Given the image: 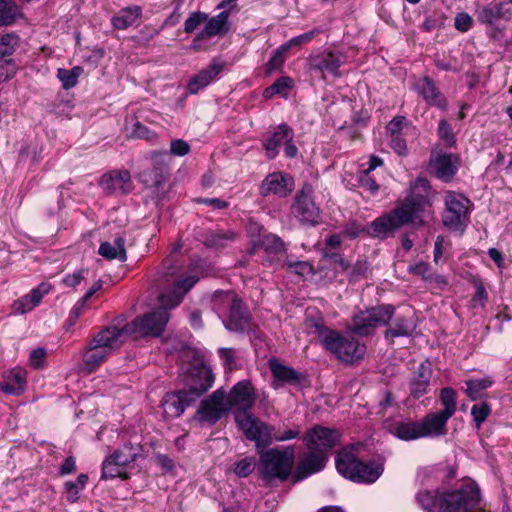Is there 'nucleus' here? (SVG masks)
I'll return each instance as SVG.
<instances>
[{
	"label": "nucleus",
	"instance_id": "nucleus-57",
	"mask_svg": "<svg viewBox=\"0 0 512 512\" xmlns=\"http://www.w3.org/2000/svg\"><path fill=\"white\" fill-rule=\"evenodd\" d=\"M207 19V14L203 12H193L189 15V17L185 20L184 23V31L186 33H192L199 25L205 22Z\"/></svg>",
	"mask_w": 512,
	"mask_h": 512
},
{
	"label": "nucleus",
	"instance_id": "nucleus-39",
	"mask_svg": "<svg viewBox=\"0 0 512 512\" xmlns=\"http://www.w3.org/2000/svg\"><path fill=\"white\" fill-rule=\"evenodd\" d=\"M436 175L440 179L449 180L457 172L452 154H440L432 162Z\"/></svg>",
	"mask_w": 512,
	"mask_h": 512
},
{
	"label": "nucleus",
	"instance_id": "nucleus-16",
	"mask_svg": "<svg viewBox=\"0 0 512 512\" xmlns=\"http://www.w3.org/2000/svg\"><path fill=\"white\" fill-rule=\"evenodd\" d=\"M227 402L230 408L237 407L238 411L235 413V422L238 425L237 417L240 414L253 415L249 412L255 403L254 388L249 380L239 381L233 386L229 395H226Z\"/></svg>",
	"mask_w": 512,
	"mask_h": 512
},
{
	"label": "nucleus",
	"instance_id": "nucleus-40",
	"mask_svg": "<svg viewBox=\"0 0 512 512\" xmlns=\"http://www.w3.org/2000/svg\"><path fill=\"white\" fill-rule=\"evenodd\" d=\"M19 37L14 33H7L0 38V69L3 64L14 65L10 57L19 46Z\"/></svg>",
	"mask_w": 512,
	"mask_h": 512
},
{
	"label": "nucleus",
	"instance_id": "nucleus-51",
	"mask_svg": "<svg viewBox=\"0 0 512 512\" xmlns=\"http://www.w3.org/2000/svg\"><path fill=\"white\" fill-rule=\"evenodd\" d=\"M320 32L321 30L319 28H314L306 33L295 36L282 45V50H289L291 47L307 44L320 34Z\"/></svg>",
	"mask_w": 512,
	"mask_h": 512
},
{
	"label": "nucleus",
	"instance_id": "nucleus-21",
	"mask_svg": "<svg viewBox=\"0 0 512 512\" xmlns=\"http://www.w3.org/2000/svg\"><path fill=\"white\" fill-rule=\"evenodd\" d=\"M475 15L480 24L494 26L500 20L509 21L512 18V10L505 7V3L492 2L484 6L477 5Z\"/></svg>",
	"mask_w": 512,
	"mask_h": 512
},
{
	"label": "nucleus",
	"instance_id": "nucleus-28",
	"mask_svg": "<svg viewBox=\"0 0 512 512\" xmlns=\"http://www.w3.org/2000/svg\"><path fill=\"white\" fill-rule=\"evenodd\" d=\"M226 329L233 332H246L250 329V317L238 299L222 319Z\"/></svg>",
	"mask_w": 512,
	"mask_h": 512
},
{
	"label": "nucleus",
	"instance_id": "nucleus-8",
	"mask_svg": "<svg viewBox=\"0 0 512 512\" xmlns=\"http://www.w3.org/2000/svg\"><path fill=\"white\" fill-rule=\"evenodd\" d=\"M135 318L130 323H126L119 330L123 336L139 334L141 336L159 337L165 330L169 321V306L163 305Z\"/></svg>",
	"mask_w": 512,
	"mask_h": 512
},
{
	"label": "nucleus",
	"instance_id": "nucleus-52",
	"mask_svg": "<svg viewBox=\"0 0 512 512\" xmlns=\"http://www.w3.org/2000/svg\"><path fill=\"white\" fill-rule=\"evenodd\" d=\"M490 413L491 407L487 402H481L479 404H474L472 406L471 415L477 428H480V426L482 425L483 422H485Z\"/></svg>",
	"mask_w": 512,
	"mask_h": 512
},
{
	"label": "nucleus",
	"instance_id": "nucleus-5",
	"mask_svg": "<svg viewBox=\"0 0 512 512\" xmlns=\"http://www.w3.org/2000/svg\"><path fill=\"white\" fill-rule=\"evenodd\" d=\"M336 469L343 477L358 483H373L383 473V465L377 461H362L351 449H343L335 458Z\"/></svg>",
	"mask_w": 512,
	"mask_h": 512
},
{
	"label": "nucleus",
	"instance_id": "nucleus-53",
	"mask_svg": "<svg viewBox=\"0 0 512 512\" xmlns=\"http://www.w3.org/2000/svg\"><path fill=\"white\" fill-rule=\"evenodd\" d=\"M437 134L447 147H452L456 142L451 125L445 119L439 121Z\"/></svg>",
	"mask_w": 512,
	"mask_h": 512
},
{
	"label": "nucleus",
	"instance_id": "nucleus-10",
	"mask_svg": "<svg viewBox=\"0 0 512 512\" xmlns=\"http://www.w3.org/2000/svg\"><path fill=\"white\" fill-rule=\"evenodd\" d=\"M325 349L332 353L338 360L345 363H354L363 358L366 346L349 334L338 331L326 339Z\"/></svg>",
	"mask_w": 512,
	"mask_h": 512
},
{
	"label": "nucleus",
	"instance_id": "nucleus-42",
	"mask_svg": "<svg viewBox=\"0 0 512 512\" xmlns=\"http://www.w3.org/2000/svg\"><path fill=\"white\" fill-rule=\"evenodd\" d=\"M466 384V395L472 401H476L482 397L481 391L489 388L493 384L491 377H485L482 379H471L465 382Z\"/></svg>",
	"mask_w": 512,
	"mask_h": 512
},
{
	"label": "nucleus",
	"instance_id": "nucleus-26",
	"mask_svg": "<svg viewBox=\"0 0 512 512\" xmlns=\"http://www.w3.org/2000/svg\"><path fill=\"white\" fill-rule=\"evenodd\" d=\"M431 377V364L429 362L421 363L414 371L409 382L410 395L414 399H419L425 394H427L430 386Z\"/></svg>",
	"mask_w": 512,
	"mask_h": 512
},
{
	"label": "nucleus",
	"instance_id": "nucleus-12",
	"mask_svg": "<svg viewBox=\"0 0 512 512\" xmlns=\"http://www.w3.org/2000/svg\"><path fill=\"white\" fill-rule=\"evenodd\" d=\"M346 57L343 53L331 50H322L311 54L307 59V69L310 73L320 74L325 80L326 75L338 78L341 76L340 67L345 63Z\"/></svg>",
	"mask_w": 512,
	"mask_h": 512
},
{
	"label": "nucleus",
	"instance_id": "nucleus-35",
	"mask_svg": "<svg viewBox=\"0 0 512 512\" xmlns=\"http://www.w3.org/2000/svg\"><path fill=\"white\" fill-rule=\"evenodd\" d=\"M142 16V8L138 5L129 6L121 9L112 17V25L115 29L124 30L134 25Z\"/></svg>",
	"mask_w": 512,
	"mask_h": 512
},
{
	"label": "nucleus",
	"instance_id": "nucleus-23",
	"mask_svg": "<svg viewBox=\"0 0 512 512\" xmlns=\"http://www.w3.org/2000/svg\"><path fill=\"white\" fill-rule=\"evenodd\" d=\"M102 188L111 194H128L132 191L133 185L128 170L112 171L104 174L100 182Z\"/></svg>",
	"mask_w": 512,
	"mask_h": 512
},
{
	"label": "nucleus",
	"instance_id": "nucleus-6",
	"mask_svg": "<svg viewBox=\"0 0 512 512\" xmlns=\"http://www.w3.org/2000/svg\"><path fill=\"white\" fill-rule=\"evenodd\" d=\"M238 427L243 431L245 437L255 442V448H266L273 441L284 442L296 439L300 435L299 428L289 429L284 433L274 432V427L263 422L254 415L240 414L237 417Z\"/></svg>",
	"mask_w": 512,
	"mask_h": 512
},
{
	"label": "nucleus",
	"instance_id": "nucleus-20",
	"mask_svg": "<svg viewBox=\"0 0 512 512\" xmlns=\"http://www.w3.org/2000/svg\"><path fill=\"white\" fill-rule=\"evenodd\" d=\"M259 190L262 196L273 194L279 197H286L293 190V180L287 174L274 172L265 177Z\"/></svg>",
	"mask_w": 512,
	"mask_h": 512
},
{
	"label": "nucleus",
	"instance_id": "nucleus-33",
	"mask_svg": "<svg viewBox=\"0 0 512 512\" xmlns=\"http://www.w3.org/2000/svg\"><path fill=\"white\" fill-rule=\"evenodd\" d=\"M389 432L403 441L416 440L423 437L420 421H397L388 427Z\"/></svg>",
	"mask_w": 512,
	"mask_h": 512
},
{
	"label": "nucleus",
	"instance_id": "nucleus-1",
	"mask_svg": "<svg viewBox=\"0 0 512 512\" xmlns=\"http://www.w3.org/2000/svg\"><path fill=\"white\" fill-rule=\"evenodd\" d=\"M431 186L427 179L417 178L411 192L390 212L384 213L370 223V235L384 240L392 237L401 227L412 225L420 228L434 220L430 201Z\"/></svg>",
	"mask_w": 512,
	"mask_h": 512
},
{
	"label": "nucleus",
	"instance_id": "nucleus-18",
	"mask_svg": "<svg viewBox=\"0 0 512 512\" xmlns=\"http://www.w3.org/2000/svg\"><path fill=\"white\" fill-rule=\"evenodd\" d=\"M308 450L309 451L303 455L296 467L293 475L294 482L301 481L321 471L328 461V454L316 451L315 449Z\"/></svg>",
	"mask_w": 512,
	"mask_h": 512
},
{
	"label": "nucleus",
	"instance_id": "nucleus-22",
	"mask_svg": "<svg viewBox=\"0 0 512 512\" xmlns=\"http://www.w3.org/2000/svg\"><path fill=\"white\" fill-rule=\"evenodd\" d=\"M414 89L429 106H435L442 111L447 109V99L430 77L424 76L420 78L414 84Z\"/></svg>",
	"mask_w": 512,
	"mask_h": 512
},
{
	"label": "nucleus",
	"instance_id": "nucleus-45",
	"mask_svg": "<svg viewBox=\"0 0 512 512\" xmlns=\"http://www.w3.org/2000/svg\"><path fill=\"white\" fill-rule=\"evenodd\" d=\"M439 398L443 406L440 412L451 418L457 410L456 391L451 387H445L441 389Z\"/></svg>",
	"mask_w": 512,
	"mask_h": 512
},
{
	"label": "nucleus",
	"instance_id": "nucleus-25",
	"mask_svg": "<svg viewBox=\"0 0 512 512\" xmlns=\"http://www.w3.org/2000/svg\"><path fill=\"white\" fill-rule=\"evenodd\" d=\"M50 289L51 285L49 283H40L36 288L32 289L29 294L14 301L12 312L17 315H22L32 311L40 304L42 298L49 293Z\"/></svg>",
	"mask_w": 512,
	"mask_h": 512
},
{
	"label": "nucleus",
	"instance_id": "nucleus-37",
	"mask_svg": "<svg viewBox=\"0 0 512 512\" xmlns=\"http://www.w3.org/2000/svg\"><path fill=\"white\" fill-rule=\"evenodd\" d=\"M305 328L308 333L315 334L319 339L322 345L326 346V339L332 337L335 330L329 329L323 320L322 317H313L307 315L304 321Z\"/></svg>",
	"mask_w": 512,
	"mask_h": 512
},
{
	"label": "nucleus",
	"instance_id": "nucleus-36",
	"mask_svg": "<svg viewBox=\"0 0 512 512\" xmlns=\"http://www.w3.org/2000/svg\"><path fill=\"white\" fill-rule=\"evenodd\" d=\"M239 298L229 291H216L211 299L213 311L223 319Z\"/></svg>",
	"mask_w": 512,
	"mask_h": 512
},
{
	"label": "nucleus",
	"instance_id": "nucleus-14",
	"mask_svg": "<svg viewBox=\"0 0 512 512\" xmlns=\"http://www.w3.org/2000/svg\"><path fill=\"white\" fill-rule=\"evenodd\" d=\"M230 409L226 399V392L220 388L214 391L208 398L201 401L197 410V417L201 422L215 424Z\"/></svg>",
	"mask_w": 512,
	"mask_h": 512
},
{
	"label": "nucleus",
	"instance_id": "nucleus-38",
	"mask_svg": "<svg viewBox=\"0 0 512 512\" xmlns=\"http://www.w3.org/2000/svg\"><path fill=\"white\" fill-rule=\"evenodd\" d=\"M98 252L109 260L118 259L124 262L127 258L125 240L122 237L116 238L113 243L108 241L101 243Z\"/></svg>",
	"mask_w": 512,
	"mask_h": 512
},
{
	"label": "nucleus",
	"instance_id": "nucleus-27",
	"mask_svg": "<svg viewBox=\"0 0 512 512\" xmlns=\"http://www.w3.org/2000/svg\"><path fill=\"white\" fill-rule=\"evenodd\" d=\"M197 281L198 277L196 276H189L176 281L171 290L163 292L160 295L159 301L163 305L169 306V308H175L181 303L185 293H187Z\"/></svg>",
	"mask_w": 512,
	"mask_h": 512
},
{
	"label": "nucleus",
	"instance_id": "nucleus-59",
	"mask_svg": "<svg viewBox=\"0 0 512 512\" xmlns=\"http://www.w3.org/2000/svg\"><path fill=\"white\" fill-rule=\"evenodd\" d=\"M88 274V270L86 269H80L78 271H75L72 274H67L62 279V282L67 287H76L78 286L83 279H85V276Z\"/></svg>",
	"mask_w": 512,
	"mask_h": 512
},
{
	"label": "nucleus",
	"instance_id": "nucleus-34",
	"mask_svg": "<svg viewBox=\"0 0 512 512\" xmlns=\"http://www.w3.org/2000/svg\"><path fill=\"white\" fill-rule=\"evenodd\" d=\"M203 244L210 249L225 248L229 243L237 239V234L232 230H208L203 236Z\"/></svg>",
	"mask_w": 512,
	"mask_h": 512
},
{
	"label": "nucleus",
	"instance_id": "nucleus-32",
	"mask_svg": "<svg viewBox=\"0 0 512 512\" xmlns=\"http://www.w3.org/2000/svg\"><path fill=\"white\" fill-rule=\"evenodd\" d=\"M228 23V12L222 11L218 15L210 18L206 24L204 29L195 37L193 40L192 47L194 49H199L200 46L198 42L202 39L214 37L216 35L223 34L228 31L227 27Z\"/></svg>",
	"mask_w": 512,
	"mask_h": 512
},
{
	"label": "nucleus",
	"instance_id": "nucleus-19",
	"mask_svg": "<svg viewBox=\"0 0 512 512\" xmlns=\"http://www.w3.org/2000/svg\"><path fill=\"white\" fill-rule=\"evenodd\" d=\"M385 326H387V329L384 333V337L391 342H393L395 338L410 337L416 330V322L410 311L396 315L394 313L389 323Z\"/></svg>",
	"mask_w": 512,
	"mask_h": 512
},
{
	"label": "nucleus",
	"instance_id": "nucleus-63",
	"mask_svg": "<svg viewBox=\"0 0 512 512\" xmlns=\"http://www.w3.org/2000/svg\"><path fill=\"white\" fill-rule=\"evenodd\" d=\"M405 124L406 118L404 116H396L388 123L387 130L390 132L391 136L401 135L400 131Z\"/></svg>",
	"mask_w": 512,
	"mask_h": 512
},
{
	"label": "nucleus",
	"instance_id": "nucleus-61",
	"mask_svg": "<svg viewBox=\"0 0 512 512\" xmlns=\"http://www.w3.org/2000/svg\"><path fill=\"white\" fill-rule=\"evenodd\" d=\"M88 300H84V297H81L73 306V308L70 311L69 317H68V324L69 326H73L77 319L82 315L84 307L86 305Z\"/></svg>",
	"mask_w": 512,
	"mask_h": 512
},
{
	"label": "nucleus",
	"instance_id": "nucleus-30",
	"mask_svg": "<svg viewBox=\"0 0 512 512\" xmlns=\"http://www.w3.org/2000/svg\"><path fill=\"white\" fill-rule=\"evenodd\" d=\"M449 419L450 417L440 411L428 413L420 420L423 437H440L446 435L447 422Z\"/></svg>",
	"mask_w": 512,
	"mask_h": 512
},
{
	"label": "nucleus",
	"instance_id": "nucleus-29",
	"mask_svg": "<svg viewBox=\"0 0 512 512\" xmlns=\"http://www.w3.org/2000/svg\"><path fill=\"white\" fill-rule=\"evenodd\" d=\"M224 65L214 59L204 69H202L197 75L190 79L188 83V91L190 94H196L201 89L208 86L216 77L222 72Z\"/></svg>",
	"mask_w": 512,
	"mask_h": 512
},
{
	"label": "nucleus",
	"instance_id": "nucleus-41",
	"mask_svg": "<svg viewBox=\"0 0 512 512\" xmlns=\"http://www.w3.org/2000/svg\"><path fill=\"white\" fill-rule=\"evenodd\" d=\"M141 451L142 448L140 445L128 443L115 450L112 456L113 459L118 461V464H121L126 468L129 464L136 461V459L141 455Z\"/></svg>",
	"mask_w": 512,
	"mask_h": 512
},
{
	"label": "nucleus",
	"instance_id": "nucleus-4",
	"mask_svg": "<svg viewBox=\"0 0 512 512\" xmlns=\"http://www.w3.org/2000/svg\"><path fill=\"white\" fill-rule=\"evenodd\" d=\"M258 473L266 485H272L275 481H286L295 464V450L293 446L283 448H259Z\"/></svg>",
	"mask_w": 512,
	"mask_h": 512
},
{
	"label": "nucleus",
	"instance_id": "nucleus-7",
	"mask_svg": "<svg viewBox=\"0 0 512 512\" xmlns=\"http://www.w3.org/2000/svg\"><path fill=\"white\" fill-rule=\"evenodd\" d=\"M123 335L116 325H111L101 330L89 343V347L83 354L84 369L88 372L95 371L111 353L119 347Z\"/></svg>",
	"mask_w": 512,
	"mask_h": 512
},
{
	"label": "nucleus",
	"instance_id": "nucleus-24",
	"mask_svg": "<svg viewBox=\"0 0 512 512\" xmlns=\"http://www.w3.org/2000/svg\"><path fill=\"white\" fill-rule=\"evenodd\" d=\"M268 364L274 378L272 381L274 389H279L284 384H300L302 375L294 368L282 364L277 358L269 359Z\"/></svg>",
	"mask_w": 512,
	"mask_h": 512
},
{
	"label": "nucleus",
	"instance_id": "nucleus-3",
	"mask_svg": "<svg viewBox=\"0 0 512 512\" xmlns=\"http://www.w3.org/2000/svg\"><path fill=\"white\" fill-rule=\"evenodd\" d=\"M416 501L427 512H473L480 504V489L468 482L454 490H421Z\"/></svg>",
	"mask_w": 512,
	"mask_h": 512
},
{
	"label": "nucleus",
	"instance_id": "nucleus-13",
	"mask_svg": "<svg viewBox=\"0 0 512 512\" xmlns=\"http://www.w3.org/2000/svg\"><path fill=\"white\" fill-rule=\"evenodd\" d=\"M312 194V186L305 184L292 205L293 215L303 225L316 226L320 223V209L316 206Z\"/></svg>",
	"mask_w": 512,
	"mask_h": 512
},
{
	"label": "nucleus",
	"instance_id": "nucleus-60",
	"mask_svg": "<svg viewBox=\"0 0 512 512\" xmlns=\"http://www.w3.org/2000/svg\"><path fill=\"white\" fill-rule=\"evenodd\" d=\"M190 152V145L182 140L176 139L171 142L170 153L175 156H185Z\"/></svg>",
	"mask_w": 512,
	"mask_h": 512
},
{
	"label": "nucleus",
	"instance_id": "nucleus-58",
	"mask_svg": "<svg viewBox=\"0 0 512 512\" xmlns=\"http://www.w3.org/2000/svg\"><path fill=\"white\" fill-rule=\"evenodd\" d=\"M287 51L288 50H282V45L275 51L266 65L267 73H272L282 67L285 61L284 54Z\"/></svg>",
	"mask_w": 512,
	"mask_h": 512
},
{
	"label": "nucleus",
	"instance_id": "nucleus-43",
	"mask_svg": "<svg viewBox=\"0 0 512 512\" xmlns=\"http://www.w3.org/2000/svg\"><path fill=\"white\" fill-rule=\"evenodd\" d=\"M83 73L81 66H74L71 69L59 68L57 77L62 83V87L66 90L73 88L78 83V78Z\"/></svg>",
	"mask_w": 512,
	"mask_h": 512
},
{
	"label": "nucleus",
	"instance_id": "nucleus-31",
	"mask_svg": "<svg viewBox=\"0 0 512 512\" xmlns=\"http://www.w3.org/2000/svg\"><path fill=\"white\" fill-rule=\"evenodd\" d=\"M294 138V131L287 124H280L272 135L264 140L263 147L267 153L268 158L273 159L279 153V148L285 142H289Z\"/></svg>",
	"mask_w": 512,
	"mask_h": 512
},
{
	"label": "nucleus",
	"instance_id": "nucleus-11",
	"mask_svg": "<svg viewBox=\"0 0 512 512\" xmlns=\"http://www.w3.org/2000/svg\"><path fill=\"white\" fill-rule=\"evenodd\" d=\"M470 200L462 194L448 192L445 196L443 225L452 231L462 232L469 221Z\"/></svg>",
	"mask_w": 512,
	"mask_h": 512
},
{
	"label": "nucleus",
	"instance_id": "nucleus-50",
	"mask_svg": "<svg viewBox=\"0 0 512 512\" xmlns=\"http://www.w3.org/2000/svg\"><path fill=\"white\" fill-rule=\"evenodd\" d=\"M128 131L132 138L144 139L150 142L157 138V134L154 131L150 130L139 121H135L131 127L128 128Z\"/></svg>",
	"mask_w": 512,
	"mask_h": 512
},
{
	"label": "nucleus",
	"instance_id": "nucleus-62",
	"mask_svg": "<svg viewBox=\"0 0 512 512\" xmlns=\"http://www.w3.org/2000/svg\"><path fill=\"white\" fill-rule=\"evenodd\" d=\"M391 148L400 156L407 155L408 149L405 139L401 135L391 136Z\"/></svg>",
	"mask_w": 512,
	"mask_h": 512
},
{
	"label": "nucleus",
	"instance_id": "nucleus-64",
	"mask_svg": "<svg viewBox=\"0 0 512 512\" xmlns=\"http://www.w3.org/2000/svg\"><path fill=\"white\" fill-rule=\"evenodd\" d=\"M155 461L165 472H172L175 469L174 460L166 454H156Z\"/></svg>",
	"mask_w": 512,
	"mask_h": 512
},
{
	"label": "nucleus",
	"instance_id": "nucleus-9",
	"mask_svg": "<svg viewBox=\"0 0 512 512\" xmlns=\"http://www.w3.org/2000/svg\"><path fill=\"white\" fill-rule=\"evenodd\" d=\"M394 314V306L391 304L371 307L360 311L352 318L350 330L360 336L373 334L375 329L389 323Z\"/></svg>",
	"mask_w": 512,
	"mask_h": 512
},
{
	"label": "nucleus",
	"instance_id": "nucleus-46",
	"mask_svg": "<svg viewBox=\"0 0 512 512\" xmlns=\"http://www.w3.org/2000/svg\"><path fill=\"white\" fill-rule=\"evenodd\" d=\"M124 474L125 468L121 464H118L116 459H113L112 454L102 463L101 479L123 477Z\"/></svg>",
	"mask_w": 512,
	"mask_h": 512
},
{
	"label": "nucleus",
	"instance_id": "nucleus-2",
	"mask_svg": "<svg viewBox=\"0 0 512 512\" xmlns=\"http://www.w3.org/2000/svg\"><path fill=\"white\" fill-rule=\"evenodd\" d=\"M181 376L186 388L166 393L161 401L163 412L168 418L180 417L185 409L192 406L213 384L210 369L197 363L181 368Z\"/></svg>",
	"mask_w": 512,
	"mask_h": 512
},
{
	"label": "nucleus",
	"instance_id": "nucleus-47",
	"mask_svg": "<svg viewBox=\"0 0 512 512\" xmlns=\"http://www.w3.org/2000/svg\"><path fill=\"white\" fill-rule=\"evenodd\" d=\"M258 468L256 458L254 456H246L234 464L233 472L239 478H246Z\"/></svg>",
	"mask_w": 512,
	"mask_h": 512
},
{
	"label": "nucleus",
	"instance_id": "nucleus-49",
	"mask_svg": "<svg viewBox=\"0 0 512 512\" xmlns=\"http://www.w3.org/2000/svg\"><path fill=\"white\" fill-rule=\"evenodd\" d=\"M260 246L270 253H281L286 250L285 243L275 234L264 235L260 240Z\"/></svg>",
	"mask_w": 512,
	"mask_h": 512
},
{
	"label": "nucleus",
	"instance_id": "nucleus-54",
	"mask_svg": "<svg viewBox=\"0 0 512 512\" xmlns=\"http://www.w3.org/2000/svg\"><path fill=\"white\" fill-rule=\"evenodd\" d=\"M284 266L288 271L299 276H305L313 273V266L307 261H290L284 262Z\"/></svg>",
	"mask_w": 512,
	"mask_h": 512
},
{
	"label": "nucleus",
	"instance_id": "nucleus-15",
	"mask_svg": "<svg viewBox=\"0 0 512 512\" xmlns=\"http://www.w3.org/2000/svg\"><path fill=\"white\" fill-rule=\"evenodd\" d=\"M340 436V432L336 429L315 425L306 433L304 442L307 449H315L328 454L330 450L338 445Z\"/></svg>",
	"mask_w": 512,
	"mask_h": 512
},
{
	"label": "nucleus",
	"instance_id": "nucleus-44",
	"mask_svg": "<svg viewBox=\"0 0 512 512\" xmlns=\"http://www.w3.org/2000/svg\"><path fill=\"white\" fill-rule=\"evenodd\" d=\"M18 16L20 10L13 0H0V25H10Z\"/></svg>",
	"mask_w": 512,
	"mask_h": 512
},
{
	"label": "nucleus",
	"instance_id": "nucleus-55",
	"mask_svg": "<svg viewBox=\"0 0 512 512\" xmlns=\"http://www.w3.org/2000/svg\"><path fill=\"white\" fill-rule=\"evenodd\" d=\"M357 182L359 187L368 191L371 195H376L379 191V185L367 172L361 171L357 176Z\"/></svg>",
	"mask_w": 512,
	"mask_h": 512
},
{
	"label": "nucleus",
	"instance_id": "nucleus-17",
	"mask_svg": "<svg viewBox=\"0 0 512 512\" xmlns=\"http://www.w3.org/2000/svg\"><path fill=\"white\" fill-rule=\"evenodd\" d=\"M168 152L153 151L151 159L153 167L139 173V180L149 188L162 186L168 178Z\"/></svg>",
	"mask_w": 512,
	"mask_h": 512
},
{
	"label": "nucleus",
	"instance_id": "nucleus-48",
	"mask_svg": "<svg viewBox=\"0 0 512 512\" xmlns=\"http://www.w3.org/2000/svg\"><path fill=\"white\" fill-rule=\"evenodd\" d=\"M87 481L88 476L86 474H80L76 481H68L65 483L67 500L69 502L74 503L79 499V493L85 487Z\"/></svg>",
	"mask_w": 512,
	"mask_h": 512
},
{
	"label": "nucleus",
	"instance_id": "nucleus-56",
	"mask_svg": "<svg viewBox=\"0 0 512 512\" xmlns=\"http://www.w3.org/2000/svg\"><path fill=\"white\" fill-rule=\"evenodd\" d=\"M473 18L466 12L457 13L454 18V27L459 32H468L473 26Z\"/></svg>",
	"mask_w": 512,
	"mask_h": 512
}]
</instances>
